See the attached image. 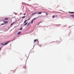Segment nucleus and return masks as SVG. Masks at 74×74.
<instances>
[{
  "instance_id": "nucleus-11",
  "label": "nucleus",
  "mask_w": 74,
  "mask_h": 74,
  "mask_svg": "<svg viewBox=\"0 0 74 74\" xmlns=\"http://www.w3.org/2000/svg\"><path fill=\"white\" fill-rule=\"evenodd\" d=\"M59 42H59V41H57L56 42V43H57V44H59Z\"/></svg>"
},
{
  "instance_id": "nucleus-19",
  "label": "nucleus",
  "mask_w": 74,
  "mask_h": 74,
  "mask_svg": "<svg viewBox=\"0 0 74 74\" xmlns=\"http://www.w3.org/2000/svg\"><path fill=\"white\" fill-rule=\"evenodd\" d=\"M55 18V16H52V18Z\"/></svg>"
},
{
  "instance_id": "nucleus-3",
  "label": "nucleus",
  "mask_w": 74,
  "mask_h": 74,
  "mask_svg": "<svg viewBox=\"0 0 74 74\" xmlns=\"http://www.w3.org/2000/svg\"><path fill=\"white\" fill-rule=\"evenodd\" d=\"M4 23H5V24H7V23H8V21H5Z\"/></svg>"
},
{
  "instance_id": "nucleus-13",
  "label": "nucleus",
  "mask_w": 74,
  "mask_h": 74,
  "mask_svg": "<svg viewBox=\"0 0 74 74\" xmlns=\"http://www.w3.org/2000/svg\"><path fill=\"white\" fill-rule=\"evenodd\" d=\"M33 20H32V21L31 22V23L32 24H33Z\"/></svg>"
},
{
  "instance_id": "nucleus-14",
  "label": "nucleus",
  "mask_w": 74,
  "mask_h": 74,
  "mask_svg": "<svg viewBox=\"0 0 74 74\" xmlns=\"http://www.w3.org/2000/svg\"><path fill=\"white\" fill-rule=\"evenodd\" d=\"M41 22H39L38 24V25H39V24H40V23H41Z\"/></svg>"
},
{
  "instance_id": "nucleus-15",
  "label": "nucleus",
  "mask_w": 74,
  "mask_h": 74,
  "mask_svg": "<svg viewBox=\"0 0 74 74\" xmlns=\"http://www.w3.org/2000/svg\"><path fill=\"white\" fill-rule=\"evenodd\" d=\"M22 30V27H21V28L20 29V30Z\"/></svg>"
},
{
  "instance_id": "nucleus-21",
  "label": "nucleus",
  "mask_w": 74,
  "mask_h": 74,
  "mask_svg": "<svg viewBox=\"0 0 74 74\" xmlns=\"http://www.w3.org/2000/svg\"><path fill=\"white\" fill-rule=\"evenodd\" d=\"M30 18L27 19V20H28V21H29V20H30Z\"/></svg>"
},
{
  "instance_id": "nucleus-12",
  "label": "nucleus",
  "mask_w": 74,
  "mask_h": 74,
  "mask_svg": "<svg viewBox=\"0 0 74 74\" xmlns=\"http://www.w3.org/2000/svg\"><path fill=\"white\" fill-rule=\"evenodd\" d=\"M25 17H26V16H23V17H22V18H25Z\"/></svg>"
},
{
  "instance_id": "nucleus-1",
  "label": "nucleus",
  "mask_w": 74,
  "mask_h": 74,
  "mask_svg": "<svg viewBox=\"0 0 74 74\" xmlns=\"http://www.w3.org/2000/svg\"><path fill=\"white\" fill-rule=\"evenodd\" d=\"M11 42V41H9L7 42L6 43H5L4 44L3 43H1V45H6L8 44V43H9V42Z\"/></svg>"
},
{
  "instance_id": "nucleus-7",
  "label": "nucleus",
  "mask_w": 74,
  "mask_h": 74,
  "mask_svg": "<svg viewBox=\"0 0 74 74\" xmlns=\"http://www.w3.org/2000/svg\"><path fill=\"white\" fill-rule=\"evenodd\" d=\"M71 16L72 17V18H74V15H71Z\"/></svg>"
},
{
  "instance_id": "nucleus-9",
  "label": "nucleus",
  "mask_w": 74,
  "mask_h": 74,
  "mask_svg": "<svg viewBox=\"0 0 74 74\" xmlns=\"http://www.w3.org/2000/svg\"><path fill=\"white\" fill-rule=\"evenodd\" d=\"M27 21V20H25V21L24 22V23H26V22Z\"/></svg>"
},
{
  "instance_id": "nucleus-17",
  "label": "nucleus",
  "mask_w": 74,
  "mask_h": 74,
  "mask_svg": "<svg viewBox=\"0 0 74 74\" xmlns=\"http://www.w3.org/2000/svg\"><path fill=\"white\" fill-rule=\"evenodd\" d=\"M27 24V23H25V24L24 25H26Z\"/></svg>"
},
{
  "instance_id": "nucleus-20",
  "label": "nucleus",
  "mask_w": 74,
  "mask_h": 74,
  "mask_svg": "<svg viewBox=\"0 0 74 74\" xmlns=\"http://www.w3.org/2000/svg\"><path fill=\"white\" fill-rule=\"evenodd\" d=\"M29 25H30V23H28L27 24V26H29Z\"/></svg>"
},
{
  "instance_id": "nucleus-10",
  "label": "nucleus",
  "mask_w": 74,
  "mask_h": 74,
  "mask_svg": "<svg viewBox=\"0 0 74 74\" xmlns=\"http://www.w3.org/2000/svg\"><path fill=\"white\" fill-rule=\"evenodd\" d=\"M37 13L36 12V13H34L32 15H34V14H37Z\"/></svg>"
},
{
  "instance_id": "nucleus-2",
  "label": "nucleus",
  "mask_w": 74,
  "mask_h": 74,
  "mask_svg": "<svg viewBox=\"0 0 74 74\" xmlns=\"http://www.w3.org/2000/svg\"><path fill=\"white\" fill-rule=\"evenodd\" d=\"M42 12H39L38 13V14H41Z\"/></svg>"
},
{
  "instance_id": "nucleus-5",
  "label": "nucleus",
  "mask_w": 74,
  "mask_h": 74,
  "mask_svg": "<svg viewBox=\"0 0 74 74\" xmlns=\"http://www.w3.org/2000/svg\"><path fill=\"white\" fill-rule=\"evenodd\" d=\"M21 32H19L17 34V35H19V34H21Z\"/></svg>"
},
{
  "instance_id": "nucleus-25",
  "label": "nucleus",
  "mask_w": 74,
  "mask_h": 74,
  "mask_svg": "<svg viewBox=\"0 0 74 74\" xmlns=\"http://www.w3.org/2000/svg\"><path fill=\"white\" fill-rule=\"evenodd\" d=\"M2 25H4V23H3V24H2Z\"/></svg>"
},
{
  "instance_id": "nucleus-24",
  "label": "nucleus",
  "mask_w": 74,
  "mask_h": 74,
  "mask_svg": "<svg viewBox=\"0 0 74 74\" xmlns=\"http://www.w3.org/2000/svg\"><path fill=\"white\" fill-rule=\"evenodd\" d=\"M1 48H2L1 47L0 48V51L1 50Z\"/></svg>"
},
{
  "instance_id": "nucleus-6",
  "label": "nucleus",
  "mask_w": 74,
  "mask_h": 74,
  "mask_svg": "<svg viewBox=\"0 0 74 74\" xmlns=\"http://www.w3.org/2000/svg\"><path fill=\"white\" fill-rule=\"evenodd\" d=\"M14 24V22H13L11 24L10 26H12Z\"/></svg>"
},
{
  "instance_id": "nucleus-8",
  "label": "nucleus",
  "mask_w": 74,
  "mask_h": 74,
  "mask_svg": "<svg viewBox=\"0 0 74 74\" xmlns=\"http://www.w3.org/2000/svg\"><path fill=\"white\" fill-rule=\"evenodd\" d=\"M69 13L70 14H74V12H69Z\"/></svg>"
},
{
  "instance_id": "nucleus-18",
  "label": "nucleus",
  "mask_w": 74,
  "mask_h": 74,
  "mask_svg": "<svg viewBox=\"0 0 74 74\" xmlns=\"http://www.w3.org/2000/svg\"><path fill=\"white\" fill-rule=\"evenodd\" d=\"M35 19H36V18H34L33 19V21L34 20H35Z\"/></svg>"
},
{
  "instance_id": "nucleus-23",
  "label": "nucleus",
  "mask_w": 74,
  "mask_h": 74,
  "mask_svg": "<svg viewBox=\"0 0 74 74\" xmlns=\"http://www.w3.org/2000/svg\"><path fill=\"white\" fill-rule=\"evenodd\" d=\"M58 16L57 15L55 16V17H58Z\"/></svg>"
},
{
  "instance_id": "nucleus-16",
  "label": "nucleus",
  "mask_w": 74,
  "mask_h": 74,
  "mask_svg": "<svg viewBox=\"0 0 74 74\" xmlns=\"http://www.w3.org/2000/svg\"><path fill=\"white\" fill-rule=\"evenodd\" d=\"M4 19H5V20H8V18H5Z\"/></svg>"
},
{
  "instance_id": "nucleus-4",
  "label": "nucleus",
  "mask_w": 74,
  "mask_h": 74,
  "mask_svg": "<svg viewBox=\"0 0 74 74\" xmlns=\"http://www.w3.org/2000/svg\"><path fill=\"white\" fill-rule=\"evenodd\" d=\"M37 40H34V43H35V42H36V41H37Z\"/></svg>"
},
{
  "instance_id": "nucleus-22",
  "label": "nucleus",
  "mask_w": 74,
  "mask_h": 74,
  "mask_svg": "<svg viewBox=\"0 0 74 74\" xmlns=\"http://www.w3.org/2000/svg\"><path fill=\"white\" fill-rule=\"evenodd\" d=\"M26 13H24V15H26Z\"/></svg>"
}]
</instances>
